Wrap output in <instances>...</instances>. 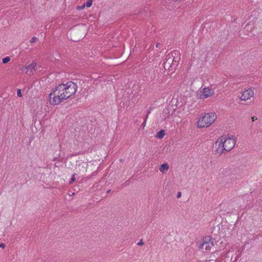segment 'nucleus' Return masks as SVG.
Instances as JSON below:
<instances>
[{
    "mask_svg": "<svg viewBox=\"0 0 262 262\" xmlns=\"http://www.w3.org/2000/svg\"><path fill=\"white\" fill-rule=\"evenodd\" d=\"M179 53L177 51H173L166 56L163 63L164 68L169 72L173 73L179 65L180 59Z\"/></svg>",
    "mask_w": 262,
    "mask_h": 262,
    "instance_id": "f257e3e1",
    "label": "nucleus"
},
{
    "mask_svg": "<svg viewBox=\"0 0 262 262\" xmlns=\"http://www.w3.org/2000/svg\"><path fill=\"white\" fill-rule=\"evenodd\" d=\"M77 88L76 83L70 81L66 84L62 83L56 86V90H58L59 91H61L63 98L67 99L76 93Z\"/></svg>",
    "mask_w": 262,
    "mask_h": 262,
    "instance_id": "f03ea898",
    "label": "nucleus"
},
{
    "mask_svg": "<svg viewBox=\"0 0 262 262\" xmlns=\"http://www.w3.org/2000/svg\"><path fill=\"white\" fill-rule=\"evenodd\" d=\"M61 91L56 90V87L52 90V91L49 94V101L50 104L52 105H58L61 102L66 100V98H63Z\"/></svg>",
    "mask_w": 262,
    "mask_h": 262,
    "instance_id": "7ed1b4c3",
    "label": "nucleus"
},
{
    "mask_svg": "<svg viewBox=\"0 0 262 262\" xmlns=\"http://www.w3.org/2000/svg\"><path fill=\"white\" fill-rule=\"evenodd\" d=\"M216 119V115L214 113L205 114L198 122V126L199 128H203L209 126Z\"/></svg>",
    "mask_w": 262,
    "mask_h": 262,
    "instance_id": "20e7f679",
    "label": "nucleus"
},
{
    "mask_svg": "<svg viewBox=\"0 0 262 262\" xmlns=\"http://www.w3.org/2000/svg\"><path fill=\"white\" fill-rule=\"evenodd\" d=\"M224 136L219 138L217 141L214 143L213 147L215 148L214 152L215 154H219L220 155L222 154H225L227 151H226V148L225 146H223Z\"/></svg>",
    "mask_w": 262,
    "mask_h": 262,
    "instance_id": "39448f33",
    "label": "nucleus"
},
{
    "mask_svg": "<svg viewBox=\"0 0 262 262\" xmlns=\"http://www.w3.org/2000/svg\"><path fill=\"white\" fill-rule=\"evenodd\" d=\"M224 144L223 146H225L226 148V151H229L234 147L235 144V140L232 137H228V138H225L224 137L223 140Z\"/></svg>",
    "mask_w": 262,
    "mask_h": 262,
    "instance_id": "423d86ee",
    "label": "nucleus"
},
{
    "mask_svg": "<svg viewBox=\"0 0 262 262\" xmlns=\"http://www.w3.org/2000/svg\"><path fill=\"white\" fill-rule=\"evenodd\" d=\"M213 94L214 92L213 90L208 88H204L202 91H200V94L201 98H206Z\"/></svg>",
    "mask_w": 262,
    "mask_h": 262,
    "instance_id": "0eeeda50",
    "label": "nucleus"
},
{
    "mask_svg": "<svg viewBox=\"0 0 262 262\" xmlns=\"http://www.w3.org/2000/svg\"><path fill=\"white\" fill-rule=\"evenodd\" d=\"M254 92L252 89H249L248 90H246L242 93V96H241V99L242 100L246 101L253 96Z\"/></svg>",
    "mask_w": 262,
    "mask_h": 262,
    "instance_id": "6e6552de",
    "label": "nucleus"
},
{
    "mask_svg": "<svg viewBox=\"0 0 262 262\" xmlns=\"http://www.w3.org/2000/svg\"><path fill=\"white\" fill-rule=\"evenodd\" d=\"M214 241L211 243H202L200 246V248L204 252H209L211 247L213 246Z\"/></svg>",
    "mask_w": 262,
    "mask_h": 262,
    "instance_id": "1a4fd4ad",
    "label": "nucleus"
},
{
    "mask_svg": "<svg viewBox=\"0 0 262 262\" xmlns=\"http://www.w3.org/2000/svg\"><path fill=\"white\" fill-rule=\"evenodd\" d=\"M169 169V165L167 163H163L160 165L159 168L160 171L164 173L165 171H167Z\"/></svg>",
    "mask_w": 262,
    "mask_h": 262,
    "instance_id": "9d476101",
    "label": "nucleus"
},
{
    "mask_svg": "<svg viewBox=\"0 0 262 262\" xmlns=\"http://www.w3.org/2000/svg\"><path fill=\"white\" fill-rule=\"evenodd\" d=\"M215 240V237H211L210 236H207L203 238V243H211L212 241H214Z\"/></svg>",
    "mask_w": 262,
    "mask_h": 262,
    "instance_id": "9b49d317",
    "label": "nucleus"
},
{
    "mask_svg": "<svg viewBox=\"0 0 262 262\" xmlns=\"http://www.w3.org/2000/svg\"><path fill=\"white\" fill-rule=\"evenodd\" d=\"M219 230L220 227L218 226L214 227L212 230L211 233L214 235V237H215V240L217 238V235L219 232Z\"/></svg>",
    "mask_w": 262,
    "mask_h": 262,
    "instance_id": "f8f14e48",
    "label": "nucleus"
},
{
    "mask_svg": "<svg viewBox=\"0 0 262 262\" xmlns=\"http://www.w3.org/2000/svg\"><path fill=\"white\" fill-rule=\"evenodd\" d=\"M165 135V130L163 129H161L157 133L156 137L161 139L164 137Z\"/></svg>",
    "mask_w": 262,
    "mask_h": 262,
    "instance_id": "ddd939ff",
    "label": "nucleus"
},
{
    "mask_svg": "<svg viewBox=\"0 0 262 262\" xmlns=\"http://www.w3.org/2000/svg\"><path fill=\"white\" fill-rule=\"evenodd\" d=\"M34 67H36V63L32 62V63L26 66V69L27 70V71H30L31 72H32L33 69H34Z\"/></svg>",
    "mask_w": 262,
    "mask_h": 262,
    "instance_id": "4468645a",
    "label": "nucleus"
},
{
    "mask_svg": "<svg viewBox=\"0 0 262 262\" xmlns=\"http://www.w3.org/2000/svg\"><path fill=\"white\" fill-rule=\"evenodd\" d=\"M253 25L250 24H248L246 25L244 30L246 31H250L253 29Z\"/></svg>",
    "mask_w": 262,
    "mask_h": 262,
    "instance_id": "2eb2a0df",
    "label": "nucleus"
},
{
    "mask_svg": "<svg viewBox=\"0 0 262 262\" xmlns=\"http://www.w3.org/2000/svg\"><path fill=\"white\" fill-rule=\"evenodd\" d=\"M11 60V58L9 56H7L5 58H3L2 59V62L3 63L6 64L9 62Z\"/></svg>",
    "mask_w": 262,
    "mask_h": 262,
    "instance_id": "dca6fc26",
    "label": "nucleus"
},
{
    "mask_svg": "<svg viewBox=\"0 0 262 262\" xmlns=\"http://www.w3.org/2000/svg\"><path fill=\"white\" fill-rule=\"evenodd\" d=\"M93 0H88L85 3H84V6L87 7H90L92 5Z\"/></svg>",
    "mask_w": 262,
    "mask_h": 262,
    "instance_id": "f3484780",
    "label": "nucleus"
},
{
    "mask_svg": "<svg viewBox=\"0 0 262 262\" xmlns=\"http://www.w3.org/2000/svg\"><path fill=\"white\" fill-rule=\"evenodd\" d=\"M150 113V111H148V113H147V114L146 115V118H145V120H144V122H143V123L142 124V125L143 126V128H144V126H145V125H146V119H147V117H148V114H149Z\"/></svg>",
    "mask_w": 262,
    "mask_h": 262,
    "instance_id": "a211bd4d",
    "label": "nucleus"
},
{
    "mask_svg": "<svg viewBox=\"0 0 262 262\" xmlns=\"http://www.w3.org/2000/svg\"><path fill=\"white\" fill-rule=\"evenodd\" d=\"M17 95L19 97H22L21 91L20 89H17Z\"/></svg>",
    "mask_w": 262,
    "mask_h": 262,
    "instance_id": "6ab92c4d",
    "label": "nucleus"
},
{
    "mask_svg": "<svg viewBox=\"0 0 262 262\" xmlns=\"http://www.w3.org/2000/svg\"><path fill=\"white\" fill-rule=\"evenodd\" d=\"M75 174H73L72 177L71 178V180L70 181V184L72 183L73 182L75 181Z\"/></svg>",
    "mask_w": 262,
    "mask_h": 262,
    "instance_id": "aec40b11",
    "label": "nucleus"
},
{
    "mask_svg": "<svg viewBox=\"0 0 262 262\" xmlns=\"http://www.w3.org/2000/svg\"><path fill=\"white\" fill-rule=\"evenodd\" d=\"M231 259L232 258H230L229 256H226L225 258V262H228V261Z\"/></svg>",
    "mask_w": 262,
    "mask_h": 262,
    "instance_id": "412c9836",
    "label": "nucleus"
},
{
    "mask_svg": "<svg viewBox=\"0 0 262 262\" xmlns=\"http://www.w3.org/2000/svg\"><path fill=\"white\" fill-rule=\"evenodd\" d=\"M36 39H37V38H36V37H32V38H31V40H30V42H31V43H34V42H35L36 41Z\"/></svg>",
    "mask_w": 262,
    "mask_h": 262,
    "instance_id": "4be33fe9",
    "label": "nucleus"
},
{
    "mask_svg": "<svg viewBox=\"0 0 262 262\" xmlns=\"http://www.w3.org/2000/svg\"><path fill=\"white\" fill-rule=\"evenodd\" d=\"M40 66H38L37 63H36V67H34V69H33V71H36V70H39V69L40 68Z\"/></svg>",
    "mask_w": 262,
    "mask_h": 262,
    "instance_id": "5701e85b",
    "label": "nucleus"
},
{
    "mask_svg": "<svg viewBox=\"0 0 262 262\" xmlns=\"http://www.w3.org/2000/svg\"><path fill=\"white\" fill-rule=\"evenodd\" d=\"M138 246H142L144 245V243L143 242V241L141 239L137 244Z\"/></svg>",
    "mask_w": 262,
    "mask_h": 262,
    "instance_id": "b1692460",
    "label": "nucleus"
},
{
    "mask_svg": "<svg viewBox=\"0 0 262 262\" xmlns=\"http://www.w3.org/2000/svg\"><path fill=\"white\" fill-rule=\"evenodd\" d=\"M85 7V6H84V4H83L81 6H78L77 9H79V10H81V9H83Z\"/></svg>",
    "mask_w": 262,
    "mask_h": 262,
    "instance_id": "393cba45",
    "label": "nucleus"
},
{
    "mask_svg": "<svg viewBox=\"0 0 262 262\" xmlns=\"http://www.w3.org/2000/svg\"><path fill=\"white\" fill-rule=\"evenodd\" d=\"M6 247V245L4 243H1L0 244V247L2 248L3 249H4Z\"/></svg>",
    "mask_w": 262,
    "mask_h": 262,
    "instance_id": "a878e982",
    "label": "nucleus"
},
{
    "mask_svg": "<svg viewBox=\"0 0 262 262\" xmlns=\"http://www.w3.org/2000/svg\"><path fill=\"white\" fill-rule=\"evenodd\" d=\"M181 194H182V193H181V192H180V191H179V192H178V193H177V197L178 198H180V197L181 196Z\"/></svg>",
    "mask_w": 262,
    "mask_h": 262,
    "instance_id": "bb28decb",
    "label": "nucleus"
},
{
    "mask_svg": "<svg viewBox=\"0 0 262 262\" xmlns=\"http://www.w3.org/2000/svg\"><path fill=\"white\" fill-rule=\"evenodd\" d=\"M251 119H252V121H254L257 119V117L256 116H253Z\"/></svg>",
    "mask_w": 262,
    "mask_h": 262,
    "instance_id": "cd10ccee",
    "label": "nucleus"
},
{
    "mask_svg": "<svg viewBox=\"0 0 262 262\" xmlns=\"http://www.w3.org/2000/svg\"><path fill=\"white\" fill-rule=\"evenodd\" d=\"M159 45H160V43H157V44L156 45V48H158V46H159Z\"/></svg>",
    "mask_w": 262,
    "mask_h": 262,
    "instance_id": "c85d7f7f",
    "label": "nucleus"
},
{
    "mask_svg": "<svg viewBox=\"0 0 262 262\" xmlns=\"http://www.w3.org/2000/svg\"><path fill=\"white\" fill-rule=\"evenodd\" d=\"M110 192H111V190L110 189V190L107 191L106 193H110Z\"/></svg>",
    "mask_w": 262,
    "mask_h": 262,
    "instance_id": "c756f323",
    "label": "nucleus"
},
{
    "mask_svg": "<svg viewBox=\"0 0 262 262\" xmlns=\"http://www.w3.org/2000/svg\"><path fill=\"white\" fill-rule=\"evenodd\" d=\"M80 166H81V164H79L78 165V167H80Z\"/></svg>",
    "mask_w": 262,
    "mask_h": 262,
    "instance_id": "7c9ffc66",
    "label": "nucleus"
},
{
    "mask_svg": "<svg viewBox=\"0 0 262 262\" xmlns=\"http://www.w3.org/2000/svg\"><path fill=\"white\" fill-rule=\"evenodd\" d=\"M226 34H228V31H226Z\"/></svg>",
    "mask_w": 262,
    "mask_h": 262,
    "instance_id": "2f4dec72",
    "label": "nucleus"
}]
</instances>
